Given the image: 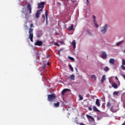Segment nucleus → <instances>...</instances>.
Instances as JSON below:
<instances>
[{
  "mask_svg": "<svg viewBox=\"0 0 125 125\" xmlns=\"http://www.w3.org/2000/svg\"><path fill=\"white\" fill-rule=\"evenodd\" d=\"M30 28H29V38L28 39H30V40L33 42V38H34V33H33V31H34V29L32 28H34V24L33 23H31L30 25Z\"/></svg>",
  "mask_w": 125,
  "mask_h": 125,
  "instance_id": "1",
  "label": "nucleus"
},
{
  "mask_svg": "<svg viewBox=\"0 0 125 125\" xmlns=\"http://www.w3.org/2000/svg\"><path fill=\"white\" fill-rule=\"evenodd\" d=\"M56 98V95H55V94L48 95V101H50V102H52L54 101Z\"/></svg>",
  "mask_w": 125,
  "mask_h": 125,
  "instance_id": "2",
  "label": "nucleus"
},
{
  "mask_svg": "<svg viewBox=\"0 0 125 125\" xmlns=\"http://www.w3.org/2000/svg\"><path fill=\"white\" fill-rule=\"evenodd\" d=\"M108 29V25L105 24V25L101 28V32L103 34H105L107 32Z\"/></svg>",
  "mask_w": 125,
  "mask_h": 125,
  "instance_id": "3",
  "label": "nucleus"
},
{
  "mask_svg": "<svg viewBox=\"0 0 125 125\" xmlns=\"http://www.w3.org/2000/svg\"><path fill=\"white\" fill-rule=\"evenodd\" d=\"M43 7H44V2H41L40 3H38V8H39V9H41L42 11Z\"/></svg>",
  "mask_w": 125,
  "mask_h": 125,
  "instance_id": "4",
  "label": "nucleus"
},
{
  "mask_svg": "<svg viewBox=\"0 0 125 125\" xmlns=\"http://www.w3.org/2000/svg\"><path fill=\"white\" fill-rule=\"evenodd\" d=\"M27 9L28 11L29 12V14H31L32 13V7L31 6V4L28 3L27 4Z\"/></svg>",
  "mask_w": 125,
  "mask_h": 125,
  "instance_id": "5",
  "label": "nucleus"
},
{
  "mask_svg": "<svg viewBox=\"0 0 125 125\" xmlns=\"http://www.w3.org/2000/svg\"><path fill=\"white\" fill-rule=\"evenodd\" d=\"M44 20L46 19V24H47V10H45V15H42Z\"/></svg>",
  "mask_w": 125,
  "mask_h": 125,
  "instance_id": "6",
  "label": "nucleus"
},
{
  "mask_svg": "<svg viewBox=\"0 0 125 125\" xmlns=\"http://www.w3.org/2000/svg\"><path fill=\"white\" fill-rule=\"evenodd\" d=\"M42 41H40V40L37 41L35 42V45H38V46H42Z\"/></svg>",
  "mask_w": 125,
  "mask_h": 125,
  "instance_id": "7",
  "label": "nucleus"
},
{
  "mask_svg": "<svg viewBox=\"0 0 125 125\" xmlns=\"http://www.w3.org/2000/svg\"><path fill=\"white\" fill-rule=\"evenodd\" d=\"M93 19L94 20V23L95 27H96V28H98L99 25L96 22V17H95V16L93 15Z\"/></svg>",
  "mask_w": 125,
  "mask_h": 125,
  "instance_id": "8",
  "label": "nucleus"
},
{
  "mask_svg": "<svg viewBox=\"0 0 125 125\" xmlns=\"http://www.w3.org/2000/svg\"><path fill=\"white\" fill-rule=\"evenodd\" d=\"M102 58L103 59H106L107 58V54L105 51L102 52Z\"/></svg>",
  "mask_w": 125,
  "mask_h": 125,
  "instance_id": "9",
  "label": "nucleus"
},
{
  "mask_svg": "<svg viewBox=\"0 0 125 125\" xmlns=\"http://www.w3.org/2000/svg\"><path fill=\"white\" fill-rule=\"evenodd\" d=\"M41 11H42V9L40 10H38L36 13V18H39V17H40V15H41Z\"/></svg>",
  "mask_w": 125,
  "mask_h": 125,
  "instance_id": "10",
  "label": "nucleus"
},
{
  "mask_svg": "<svg viewBox=\"0 0 125 125\" xmlns=\"http://www.w3.org/2000/svg\"><path fill=\"white\" fill-rule=\"evenodd\" d=\"M46 65H47V61H43V66H42V68H43V70L45 71V69L46 68Z\"/></svg>",
  "mask_w": 125,
  "mask_h": 125,
  "instance_id": "11",
  "label": "nucleus"
},
{
  "mask_svg": "<svg viewBox=\"0 0 125 125\" xmlns=\"http://www.w3.org/2000/svg\"><path fill=\"white\" fill-rule=\"evenodd\" d=\"M67 91L71 92V90L70 89H64L62 92V95H64L65 94V92H67Z\"/></svg>",
  "mask_w": 125,
  "mask_h": 125,
  "instance_id": "12",
  "label": "nucleus"
},
{
  "mask_svg": "<svg viewBox=\"0 0 125 125\" xmlns=\"http://www.w3.org/2000/svg\"><path fill=\"white\" fill-rule=\"evenodd\" d=\"M109 64L111 65H114L115 64V60L114 59H110L109 61Z\"/></svg>",
  "mask_w": 125,
  "mask_h": 125,
  "instance_id": "13",
  "label": "nucleus"
},
{
  "mask_svg": "<svg viewBox=\"0 0 125 125\" xmlns=\"http://www.w3.org/2000/svg\"><path fill=\"white\" fill-rule=\"evenodd\" d=\"M96 105H97L98 107H100V101L98 99H97L96 100Z\"/></svg>",
  "mask_w": 125,
  "mask_h": 125,
  "instance_id": "14",
  "label": "nucleus"
},
{
  "mask_svg": "<svg viewBox=\"0 0 125 125\" xmlns=\"http://www.w3.org/2000/svg\"><path fill=\"white\" fill-rule=\"evenodd\" d=\"M73 30H74V24H72L68 28V31H73Z\"/></svg>",
  "mask_w": 125,
  "mask_h": 125,
  "instance_id": "15",
  "label": "nucleus"
},
{
  "mask_svg": "<svg viewBox=\"0 0 125 125\" xmlns=\"http://www.w3.org/2000/svg\"><path fill=\"white\" fill-rule=\"evenodd\" d=\"M86 117L88 119H90L93 122H94V118L92 116L88 115H86Z\"/></svg>",
  "mask_w": 125,
  "mask_h": 125,
  "instance_id": "16",
  "label": "nucleus"
},
{
  "mask_svg": "<svg viewBox=\"0 0 125 125\" xmlns=\"http://www.w3.org/2000/svg\"><path fill=\"white\" fill-rule=\"evenodd\" d=\"M93 110L94 112H99V110L95 105L93 106Z\"/></svg>",
  "mask_w": 125,
  "mask_h": 125,
  "instance_id": "17",
  "label": "nucleus"
},
{
  "mask_svg": "<svg viewBox=\"0 0 125 125\" xmlns=\"http://www.w3.org/2000/svg\"><path fill=\"white\" fill-rule=\"evenodd\" d=\"M72 44L73 46L74 49H75V48H76V41L73 40Z\"/></svg>",
  "mask_w": 125,
  "mask_h": 125,
  "instance_id": "18",
  "label": "nucleus"
},
{
  "mask_svg": "<svg viewBox=\"0 0 125 125\" xmlns=\"http://www.w3.org/2000/svg\"><path fill=\"white\" fill-rule=\"evenodd\" d=\"M106 76L105 75H103L102 76V80H101V83H104V81H105V80H106Z\"/></svg>",
  "mask_w": 125,
  "mask_h": 125,
  "instance_id": "19",
  "label": "nucleus"
},
{
  "mask_svg": "<svg viewBox=\"0 0 125 125\" xmlns=\"http://www.w3.org/2000/svg\"><path fill=\"white\" fill-rule=\"evenodd\" d=\"M112 87L114 88L117 89L118 88V85L116 83H113L112 84Z\"/></svg>",
  "mask_w": 125,
  "mask_h": 125,
  "instance_id": "20",
  "label": "nucleus"
},
{
  "mask_svg": "<svg viewBox=\"0 0 125 125\" xmlns=\"http://www.w3.org/2000/svg\"><path fill=\"white\" fill-rule=\"evenodd\" d=\"M69 79L70 80H72L73 81H74L75 80V75L74 74L70 75V76L69 77Z\"/></svg>",
  "mask_w": 125,
  "mask_h": 125,
  "instance_id": "21",
  "label": "nucleus"
},
{
  "mask_svg": "<svg viewBox=\"0 0 125 125\" xmlns=\"http://www.w3.org/2000/svg\"><path fill=\"white\" fill-rule=\"evenodd\" d=\"M60 104V103L57 102V103L54 104V107H56L57 108L58 107H59Z\"/></svg>",
  "mask_w": 125,
  "mask_h": 125,
  "instance_id": "22",
  "label": "nucleus"
},
{
  "mask_svg": "<svg viewBox=\"0 0 125 125\" xmlns=\"http://www.w3.org/2000/svg\"><path fill=\"white\" fill-rule=\"evenodd\" d=\"M123 42H124V41H121L120 42H118L116 43V45L117 46H119V45H120L121 44H122V43H123Z\"/></svg>",
  "mask_w": 125,
  "mask_h": 125,
  "instance_id": "23",
  "label": "nucleus"
},
{
  "mask_svg": "<svg viewBox=\"0 0 125 125\" xmlns=\"http://www.w3.org/2000/svg\"><path fill=\"white\" fill-rule=\"evenodd\" d=\"M91 78L93 79H94L95 81H96L97 80L96 76L94 75H91Z\"/></svg>",
  "mask_w": 125,
  "mask_h": 125,
  "instance_id": "24",
  "label": "nucleus"
},
{
  "mask_svg": "<svg viewBox=\"0 0 125 125\" xmlns=\"http://www.w3.org/2000/svg\"><path fill=\"white\" fill-rule=\"evenodd\" d=\"M104 70L105 72H108V71H109V67H108V66H106L104 68Z\"/></svg>",
  "mask_w": 125,
  "mask_h": 125,
  "instance_id": "25",
  "label": "nucleus"
},
{
  "mask_svg": "<svg viewBox=\"0 0 125 125\" xmlns=\"http://www.w3.org/2000/svg\"><path fill=\"white\" fill-rule=\"evenodd\" d=\"M69 67L70 68L71 71L74 72V68L72 67V65L69 64Z\"/></svg>",
  "mask_w": 125,
  "mask_h": 125,
  "instance_id": "26",
  "label": "nucleus"
},
{
  "mask_svg": "<svg viewBox=\"0 0 125 125\" xmlns=\"http://www.w3.org/2000/svg\"><path fill=\"white\" fill-rule=\"evenodd\" d=\"M113 95H118L119 94V92L118 91H114L113 93Z\"/></svg>",
  "mask_w": 125,
  "mask_h": 125,
  "instance_id": "27",
  "label": "nucleus"
},
{
  "mask_svg": "<svg viewBox=\"0 0 125 125\" xmlns=\"http://www.w3.org/2000/svg\"><path fill=\"white\" fill-rule=\"evenodd\" d=\"M79 100L80 101L83 100V98L81 95H79Z\"/></svg>",
  "mask_w": 125,
  "mask_h": 125,
  "instance_id": "28",
  "label": "nucleus"
},
{
  "mask_svg": "<svg viewBox=\"0 0 125 125\" xmlns=\"http://www.w3.org/2000/svg\"><path fill=\"white\" fill-rule=\"evenodd\" d=\"M68 58L70 60H71V61H75V59L72 57H69Z\"/></svg>",
  "mask_w": 125,
  "mask_h": 125,
  "instance_id": "29",
  "label": "nucleus"
},
{
  "mask_svg": "<svg viewBox=\"0 0 125 125\" xmlns=\"http://www.w3.org/2000/svg\"><path fill=\"white\" fill-rule=\"evenodd\" d=\"M107 107H111V104L110 102H108L106 104Z\"/></svg>",
  "mask_w": 125,
  "mask_h": 125,
  "instance_id": "30",
  "label": "nucleus"
},
{
  "mask_svg": "<svg viewBox=\"0 0 125 125\" xmlns=\"http://www.w3.org/2000/svg\"><path fill=\"white\" fill-rule=\"evenodd\" d=\"M122 65H125V60L124 59H122Z\"/></svg>",
  "mask_w": 125,
  "mask_h": 125,
  "instance_id": "31",
  "label": "nucleus"
},
{
  "mask_svg": "<svg viewBox=\"0 0 125 125\" xmlns=\"http://www.w3.org/2000/svg\"><path fill=\"white\" fill-rule=\"evenodd\" d=\"M121 68L123 70H124V71H125V65H121Z\"/></svg>",
  "mask_w": 125,
  "mask_h": 125,
  "instance_id": "32",
  "label": "nucleus"
},
{
  "mask_svg": "<svg viewBox=\"0 0 125 125\" xmlns=\"http://www.w3.org/2000/svg\"><path fill=\"white\" fill-rule=\"evenodd\" d=\"M86 32L88 34V35H90V36H92V34L89 32V31L87 30Z\"/></svg>",
  "mask_w": 125,
  "mask_h": 125,
  "instance_id": "33",
  "label": "nucleus"
},
{
  "mask_svg": "<svg viewBox=\"0 0 125 125\" xmlns=\"http://www.w3.org/2000/svg\"><path fill=\"white\" fill-rule=\"evenodd\" d=\"M54 45H56L57 46H60L59 44H58V43H57V42H55Z\"/></svg>",
  "mask_w": 125,
  "mask_h": 125,
  "instance_id": "34",
  "label": "nucleus"
},
{
  "mask_svg": "<svg viewBox=\"0 0 125 125\" xmlns=\"http://www.w3.org/2000/svg\"><path fill=\"white\" fill-rule=\"evenodd\" d=\"M102 108H103V109H105V104H103L102 105Z\"/></svg>",
  "mask_w": 125,
  "mask_h": 125,
  "instance_id": "35",
  "label": "nucleus"
},
{
  "mask_svg": "<svg viewBox=\"0 0 125 125\" xmlns=\"http://www.w3.org/2000/svg\"><path fill=\"white\" fill-rule=\"evenodd\" d=\"M47 66H48V68H49V66H50V62H47Z\"/></svg>",
  "mask_w": 125,
  "mask_h": 125,
  "instance_id": "36",
  "label": "nucleus"
},
{
  "mask_svg": "<svg viewBox=\"0 0 125 125\" xmlns=\"http://www.w3.org/2000/svg\"><path fill=\"white\" fill-rule=\"evenodd\" d=\"M88 109L89 110V111H92V108L90 107H89Z\"/></svg>",
  "mask_w": 125,
  "mask_h": 125,
  "instance_id": "37",
  "label": "nucleus"
},
{
  "mask_svg": "<svg viewBox=\"0 0 125 125\" xmlns=\"http://www.w3.org/2000/svg\"><path fill=\"white\" fill-rule=\"evenodd\" d=\"M28 18H29V16L27 15V14H25V18L26 19H28Z\"/></svg>",
  "mask_w": 125,
  "mask_h": 125,
  "instance_id": "38",
  "label": "nucleus"
},
{
  "mask_svg": "<svg viewBox=\"0 0 125 125\" xmlns=\"http://www.w3.org/2000/svg\"><path fill=\"white\" fill-rule=\"evenodd\" d=\"M61 50H62V49H60V50H59V55H60V51H61Z\"/></svg>",
  "mask_w": 125,
  "mask_h": 125,
  "instance_id": "39",
  "label": "nucleus"
},
{
  "mask_svg": "<svg viewBox=\"0 0 125 125\" xmlns=\"http://www.w3.org/2000/svg\"><path fill=\"white\" fill-rule=\"evenodd\" d=\"M37 38H40L41 36L40 35V34H37Z\"/></svg>",
  "mask_w": 125,
  "mask_h": 125,
  "instance_id": "40",
  "label": "nucleus"
},
{
  "mask_svg": "<svg viewBox=\"0 0 125 125\" xmlns=\"http://www.w3.org/2000/svg\"><path fill=\"white\" fill-rule=\"evenodd\" d=\"M86 0V2H87V5H88L89 1H88V0Z\"/></svg>",
  "mask_w": 125,
  "mask_h": 125,
  "instance_id": "41",
  "label": "nucleus"
},
{
  "mask_svg": "<svg viewBox=\"0 0 125 125\" xmlns=\"http://www.w3.org/2000/svg\"><path fill=\"white\" fill-rule=\"evenodd\" d=\"M122 76L123 77L124 80H125V75H122Z\"/></svg>",
  "mask_w": 125,
  "mask_h": 125,
  "instance_id": "42",
  "label": "nucleus"
},
{
  "mask_svg": "<svg viewBox=\"0 0 125 125\" xmlns=\"http://www.w3.org/2000/svg\"><path fill=\"white\" fill-rule=\"evenodd\" d=\"M115 79L116 80H117V81H119V79H118V77H116Z\"/></svg>",
  "mask_w": 125,
  "mask_h": 125,
  "instance_id": "43",
  "label": "nucleus"
},
{
  "mask_svg": "<svg viewBox=\"0 0 125 125\" xmlns=\"http://www.w3.org/2000/svg\"><path fill=\"white\" fill-rule=\"evenodd\" d=\"M123 52H124V53H125V49L123 51Z\"/></svg>",
  "mask_w": 125,
  "mask_h": 125,
  "instance_id": "44",
  "label": "nucleus"
},
{
  "mask_svg": "<svg viewBox=\"0 0 125 125\" xmlns=\"http://www.w3.org/2000/svg\"><path fill=\"white\" fill-rule=\"evenodd\" d=\"M49 57V55H47V58H48Z\"/></svg>",
  "mask_w": 125,
  "mask_h": 125,
  "instance_id": "45",
  "label": "nucleus"
},
{
  "mask_svg": "<svg viewBox=\"0 0 125 125\" xmlns=\"http://www.w3.org/2000/svg\"><path fill=\"white\" fill-rule=\"evenodd\" d=\"M122 125H125V123H123Z\"/></svg>",
  "mask_w": 125,
  "mask_h": 125,
  "instance_id": "46",
  "label": "nucleus"
}]
</instances>
